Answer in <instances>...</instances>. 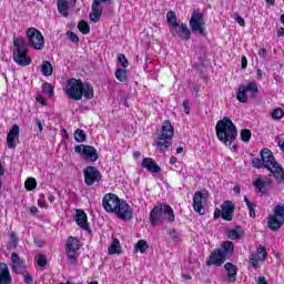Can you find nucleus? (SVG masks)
Returning <instances> with one entry per match:
<instances>
[{
	"instance_id": "1",
	"label": "nucleus",
	"mask_w": 284,
	"mask_h": 284,
	"mask_svg": "<svg viewBox=\"0 0 284 284\" xmlns=\"http://www.w3.org/2000/svg\"><path fill=\"white\" fill-rule=\"evenodd\" d=\"M252 166L256 170H261L265 168L268 172L273 173L274 179L280 183L284 181V169L278 165L276 159H274V153L270 149H262L260 152V159L253 158L252 159Z\"/></svg>"
},
{
	"instance_id": "2",
	"label": "nucleus",
	"mask_w": 284,
	"mask_h": 284,
	"mask_svg": "<svg viewBox=\"0 0 284 284\" xmlns=\"http://www.w3.org/2000/svg\"><path fill=\"white\" fill-rule=\"evenodd\" d=\"M102 206L105 212L116 214L121 221H132V207L124 200L119 199L114 193H108L103 196Z\"/></svg>"
},
{
	"instance_id": "3",
	"label": "nucleus",
	"mask_w": 284,
	"mask_h": 284,
	"mask_svg": "<svg viewBox=\"0 0 284 284\" xmlns=\"http://www.w3.org/2000/svg\"><path fill=\"white\" fill-rule=\"evenodd\" d=\"M215 132L219 141H222L224 145H232L236 140L239 131H236V125L227 116L217 121L215 125Z\"/></svg>"
},
{
	"instance_id": "4",
	"label": "nucleus",
	"mask_w": 284,
	"mask_h": 284,
	"mask_svg": "<svg viewBox=\"0 0 284 284\" xmlns=\"http://www.w3.org/2000/svg\"><path fill=\"white\" fill-rule=\"evenodd\" d=\"M234 256V242L225 241L220 248H216L206 261V265H216L221 267L225 261H230Z\"/></svg>"
},
{
	"instance_id": "5",
	"label": "nucleus",
	"mask_w": 284,
	"mask_h": 284,
	"mask_svg": "<svg viewBox=\"0 0 284 284\" xmlns=\"http://www.w3.org/2000/svg\"><path fill=\"white\" fill-rule=\"evenodd\" d=\"M13 61L20 68H26L32 63V58L28 55V42L23 37L13 38Z\"/></svg>"
},
{
	"instance_id": "6",
	"label": "nucleus",
	"mask_w": 284,
	"mask_h": 284,
	"mask_svg": "<svg viewBox=\"0 0 284 284\" xmlns=\"http://www.w3.org/2000/svg\"><path fill=\"white\" fill-rule=\"evenodd\" d=\"M172 139H174V126L170 120H165L155 141L156 149L160 152H168L172 146Z\"/></svg>"
},
{
	"instance_id": "7",
	"label": "nucleus",
	"mask_w": 284,
	"mask_h": 284,
	"mask_svg": "<svg viewBox=\"0 0 284 284\" xmlns=\"http://www.w3.org/2000/svg\"><path fill=\"white\" fill-rule=\"evenodd\" d=\"M174 223V210L168 204H160L152 209L150 213L151 225H161L163 221Z\"/></svg>"
},
{
	"instance_id": "8",
	"label": "nucleus",
	"mask_w": 284,
	"mask_h": 284,
	"mask_svg": "<svg viewBox=\"0 0 284 284\" xmlns=\"http://www.w3.org/2000/svg\"><path fill=\"white\" fill-rule=\"evenodd\" d=\"M63 91L69 99L81 101L83 99V81L71 78L67 80Z\"/></svg>"
},
{
	"instance_id": "9",
	"label": "nucleus",
	"mask_w": 284,
	"mask_h": 284,
	"mask_svg": "<svg viewBox=\"0 0 284 284\" xmlns=\"http://www.w3.org/2000/svg\"><path fill=\"white\" fill-rule=\"evenodd\" d=\"M191 31L193 34H200L201 37H207L205 32V19L203 13L199 10H194L189 21Z\"/></svg>"
},
{
	"instance_id": "10",
	"label": "nucleus",
	"mask_w": 284,
	"mask_h": 284,
	"mask_svg": "<svg viewBox=\"0 0 284 284\" xmlns=\"http://www.w3.org/2000/svg\"><path fill=\"white\" fill-rule=\"evenodd\" d=\"M27 39H29V43H27V45L34 48V50H43L45 39L39 29L29 28L27 30Z\"/></svg>"
},
{
	"instance_id": "11",
	"label": "nucleus",
	"mask_w": 284,
	"mask_h": 284,
	"mask_svg": "<svg viewBox=\"0 0 284 284\" xmlns=\"http://www.w3.org/2000/svg\"><path fill=\"white\" fill-rule=\"evenodd\" d=\"M247 92H251V99H256L258 84L256 82H248L247 85H240L236 93V99L240 103H247Z\"/></svg>"
},
{
	"instance_id": "12",
	"label": "nucleus",
	"mask_w": 284,
	"mask_h": 284,
	"mask_svg": "<svg viewBox=\"0 0 284 284\" xmlns=\"http://www.w3.org/2000/svg\"><path fill=\"white\" fill-rule=\"evenodd\" d=\"M74 153L82 154L85 161H90V163L99 161V152H97V149L92 145L78 144L74 146Z\"/></svg>"
},
{
	"instance_id": "13",
	"label": "nucleus",
	"mask_w": 284,
	"mask_h": 284,
	"mask_svg": "<svg viewBox=\"0 0 284 284\" xmlns=\"http://www.w3.org/2000/svg\"><path fill=\"white\" fill-rule=\"evenodd\" d=\"M83 174L85 185H97L101 183V180L103 179L101 171H99V169L95 166H87L83 170Z\"/></svg>"
},
{
	"instance_id": "14",
	"label": "nucleus",
	"mask_w": 284,
	"mask_h": 284,
	"mask_svg": "<svg viewBox=\"0 0 284 284\" xmlns=\"http://www.w3.org/2000/svg\"><path fill=\"white\" fill-rule=\"evenodd\" d=\"M101 3H112V0H93L91 12L89 14V19L92 23H99L101 14H103Z\"/></svg>"
},
{
	"instance_id": "15",
	"label": "nucleus",
	"mask_w": 284,
	"mask_h": 284,
	"mask_svg": "<svg viewBox=\"0 0 284 284\" xmlns=\"http://www.w3.org/2000/svg\"><path fill=\"white\" fill-rule=\"evenodd\" d=\"M221 217L223 219V221H232V219H234V203H232V201L226 200L222 203L221 205Z\"/></svg>"
},
{
	"instance_id": "16",
	"label": "nucleus",
	"mask_w": 284,
	"mask_h": 284,
	"mask_svg": "<svg viewBox=\"0 0 284 284\" xmlns=\"http://www.w3.org/2000/svg\"><path fill=\"white\" fill-rule=\"evenodd\" d=\"M77 6V0H58V11L62 17L70 14V8Z\"/></svg>"
},
{
	"instance_id": "17",
	"label": "nucleus",
	"mask_w": 284,
	"mask_h": 284,
	"mask_svg": "<svg viewBox=\"0 0 284 284\" xmlns=\"http://www.w3.org/2000/svg\"><path fill=\"white\" fill-rule=\"evenodd\" d=\"M173 37H180V39H184L185 41L190 40L192 31L187 28V24H178V27H173L172 31Z\"/></svg>"
},
{
	"instance_id": "18",
	"label": "nucleus",
	"mask_w": 284,
	"mask_h": 284,
	"mask_svg": "<svg viewBox=\"0 0 284 284\" xmlns=\"http://www.w3.org/2000/svg\"><path fill=\"white\" fill-rule=\"evenodd\" d=\"M75 223L79 225V227H81V230L90 232V224H88V215L85 214V211H75Z\"/></svg>"
},
{
	"instance_id": "19",
	"label": "nucleus",
	"mask_w": 284,
	"mask_h": 284,
	"mask_svg": "<svg viewBox=\"0 0 284 284\" xmlns=\"http://www.w3.org/2000/svg\"><path fill=\"white\" fill-rule=\"evenodd\" d=\"M17 139H19V125L14 124L7 135V145L9 150H14V148H17V143H14Z\"/></svg>"
},
{
	"instance_id": "20",
	"label": "nucleus",
	"mask_w": 284,
	"mask_h": 284,
	"mask_svg": "<svg viewBox=\"0 0 284 284\" xmlns=\"http://www.w3.org/2000/svg\"><path fill=\"white\" fill-rule=\"evenodd\" d=\"M193 210L197 214H205V207L203 206V193L201 191L195 192L193 196Z\"/></svg>"
},
{
	"instance_id": "21",
	"label": "nucleus",
	"mask_w": 284,
	"mask_h": 284,
	"mask_svg": "<svg viewBox=\"0 0 284 284\" xmlns=\"http://www.w3.org/2000/svg\"><path fill=\"white\" fill-rule=\"evenodd\" d=\"M0 284H12L10 268H8V264L3 262L0 263Z\"/></svg>"
},
{
	"instance_id": "22",
	"label": "nucleus",
	"mask_w": 284,
	"mask_h": 284,
	"mask_svg": "<svg viewBox=\"0 0 284 284\" xmlns=\"http://www.w3.org/2000/svg\"><path fill=\"white\" fill-rule=\"evenodd\" d=\"M283 224H284V220H282L281 217H276L274 215H270L267 217V227L272 232H278V230L283 227Z\"/></svg>"
},
{
	"instance_id": "23",
	"label": "nucleus",
	"mask_w": 284,
	"mask_h": 284,
	"mask_svg": "<svg viewBox=\"0 0 284 284\" xmlns=\"http://www.w3.org/2000/svg\"><path fill=\"white\" fill-rule=\"evenodd\" d=\"M142 168L148 170V172H152V174H159L161 172V166L156 165V162L151 158H144L142 160Z\"/></svg>"
},
{
	"instance_id": "24",
	"label": "nucleus",
	"mask_w": 284,
	"mask_h": 284,
	"mask_svg": "<svg viewBox=\"0 0 284 284\" xmlns=\"http://www.w3.org/2000/svg\"><path fill=\"white\" fill-rule=\"evenodd\" d=\"M225 234L227 239H231V241H236L245 236V231H243V227L237 225L233 229L226 230Z\"/></svg>"
},
{
	"instance_id": "25",
	"label": "nucleus",
	"mask_w": 284,
	"mask_h": 284,
	"mask_svg": "<svg viewBox=\"0 0 284 284\" xmlns=\"http://www.w3.org/2000/svg\"><path fill=\"white\" fill-rule=\"evenodd\" d=\"M65 250L67 252H79L81 250V242L74 236H69Z\"/></svg>"
},
{
	"instance_id": "26",
	"label": "nucleus",
	"mask_w": 284,
	"mask_h": 284,
	"mask_svg": "<svg viewBox=\"0 0 284 284\" xmlns=\"http://www.w3.org/2000/svg\"><path fill=\"white\" fill-rule=\"evenodd\" d=\"M224 267H225V270L229 274V281L231 283H234V281H236V272H237L236 265H234L233 263L227 262L224 265Z\"/></svg>"
},
{
	"instance_id": "27",
	"label": "nucleus",
	"mask_w": 284,
	"mask_h": 284,
	"mask_svg": "<svg viewBox=\"0 0 284 284\" xmlns=\"http://www.w3.org/2000/svg\"><path fill=\"white\" fill-rule=\"evenodd\" d=\"M82 97L88 100L94 99V88H92V85H90L89 83H83Z\"/></svg>"
},
{
	"instance_id": "28",
	"label": "nucleus",
	"mask_w": 284,
	"mask_h": 284,
	"mask_svg": "<svg viewBox=\"0 0 284 284\" xmlns=\"http://www.w3.org/2000/svg\"><path fill=\"white\" fill-rule=\"evenodd\" d=\"M41 72L44 77H52V72H54V68L50 61H43L41 65Z\"/></svg>"
},
{
	"instance_id": "29",
	"label": "nucleus",
	"mask_w": 284,
	"mask_h": 284,
	"mask_svg": "<svg viewBox=\"0 0 284 284\" xmlns=\"http://www.w3.org/2000/svg\"><path fill=\"white\" fill-rule=\"evenodd\" d=\"M74 140L77 141V143H84V141H88V135L85 134V131L81 129L75 130Z\"/></svg>"
},
{
	"instance_id": "30",
	"label": "nucleus",
	"mask_w": 284,
	"mask_h": 284,
	"mask_svg": "<svg viewBox=\"0 0 284 284\" xmlns=\"http://www.w3.org/2000/svg\"><path fill=\"white\" fill-rule=\"evenodd\" d=\"M109 254H121V243L114 239L109 247Z\"/></svg>"
},
{
	"instance_id": "31",
	"label": "nucleus",
	"mask_w": 284,
	"mask_h": 284,
	"mask_svg": "<svg viewBox=\"0 0 284 284\" xmlns=\"http://www.w3.org/2000/svg\"><path fill=\"white\" fill-rule=\"evenodd\" d=\"M42 92L43 94H47L49 99H52V97H54V87H52L50 82H44L42 85Z\"/></svg>"
},
{
	"instance_id": "32",
	"label": "nucleus",
	"mask_w": 284,
	"mask_h": 284,
	"mask_svg": "<svg viewBox=\"0 0 284 284\" xmlns=\"http://www.w3.org/2000/svg\"><path fill=\"white\" fill-rule=\"evenodd\" d=\"M272 216L282 219V221H284V205L283 204L275 205Z\"/></svg>"
},
{
	"instance_id": "33",
	"label": "nucleus",
	"mask_w": 284,
	"mask_h": 284,
	"mask_svg": "<svg viewBox=\"0 0 284 284\" xmlns=\"http://www.w3.org/2000/svg\"><path fill=\"white\" fill-rule=\"evenodd\" d=\"M166 19L172 28H176L179 26L176 13L174 11H169L166 13Z\"/></svg>"
},
{
	"instance_id": "34",
	"label": "nucleus",
	"mask_w": 284,
	"mask_h": 284,
	"mask_svg": "<svg viewBox=\"0 0 284 284\" xmlns=\"http://www.w3.org/2000/svg\"><path fill=\"white\" fill-rule=\"evenodd\" d=\"M115 79L120 81L121 83H125L128 81V72L122 69L115 70Z\"/></svg>"
},
{
	"instance_id": "35",
	"label": "nucleus",
	"mask_w": 284,
	"mask_h": 284,
	"mask_svg": "<svg viewBox=\"0 0 284 284\" xmlns=\"http://www.w3.org/2000/svg\"><path fill=\"white\" fill-rule=\"evenodd\" d=\"M148 247L150 246L148 245V242L145 240H140L135 244L136 252H141V254H145V252H148Z\"/></svg>"
},
{
	"instance_id": "36",
	"label": "nucleus",
	"mask_w": 284,
	"mask_h": 284,
	"mask_svg": "<svg viewBox=\"0 0 284 284\" xmlns=\"http://www.w3.org/2000/svg\"><path fill=\"white\" fill-rule=\"evenodd\" d=\"M265 185H267V182L263 181L261 178H257L254 182V186L258 192H262V194L265 193Z\"/></svg>"
},
{
	"instance_id": "37",
	"label": "nucleus",
	"mask_w": 284,
	"mask_h": 284,
	"mask_svg": "<svg viewBox=\"0 0 284 284\" xmlns=\"http://www.w3.org/2000/svg\"><path fill=\"white\" fill-rule=\"evenodd\" d=\"M78 30H80L82 34H90V24L82 20L78 23Z\"/></svg>"
},
{
	"instance_id": "38",
	"label": "nucleus",
	"mask_w": 284,
	"mask_h": 284,
	"mask_svg": "<svg viewBox=\"0 0 284 284\" xmlns=\"http://www.w3.org/2000/svg\"><path fill=\"white\" fill-rule=\"evenodd\" d=\"M240 136L244 143H250V139H252V131L243 129L240 133Z\"/></svg>"
},
{
	"instance_id": "39",
	"label": "nucleus",
	"mask_w": 284,
	"mask_h": 284,
	"mask_svg": "<svg viewBox=\"0 0 284 284\" xmlns=\"http://www.w3.org/2000/svg\"><path fill=\"white\" fill-rule=\"evenodd\" d=\"M24 187L28 191L34 190L37 187V180L34 178L27 179V181L24 182Z\"/></svg>"
},
{
	"instance_id": "40",
	"label": "nucleus",
	"mask_w": 284,
	"mask_h": 284,
	"mask_svg": "<svg viewBox=\"0 0 284 284\" xmlns=\"http://www.w3.org/2000/svg\"><path fill=\"white\" fill-rule=\"evenodd\" d=\"M36 261L39 267H45V265H48V257L45 256V254H39L38 256H36Z\"/></svg>"
},
{
	"instance_id": "41",
	"label": "nucleus",
	"mask_w": 284,
	"mask_h": 284,
	"mask_svg": "<svg viewBox=\"0 0 284 284\" xmlns=\"http://www.w3.org/2000/svg\"><path fill=\"white\" fill-rule=\"evenodd\" d=\"M67 256L71 265H77V263H79V261L77 260V252L67 251Z\"/></svg>"
},
{
	"instance_id": "42",
	"label": "nucleus",
	"mask_w": 284,
	"mask_h": 284,
	"mask_svg": "<svg viewBox=\"0 0 284 284\" xmlns=\"http://www.w3.org/2000/svg\"><path fill=\"white\" fill-rule=\"evenodd\" d=\"M256 256H258L260 261H265L267 258V250L264 246L258 247Z\"/></svg>"
},
{
	"instance_id": "43",
	"label": "nucleus",
	"mask_w": 284,
	"mask_h": 284,
	"mask_svg": "<svg viewBox=\"0 0 284 284\" xmlns=\"http://www.w3.org/2000/svg\"><path fill=\"white\" fill-rule=\"evenodd\" d=\"M118 61H120L122 68H128L130 65V62L128 61V58L123 53H120L118 55Z\"/></svg>"
},
{
	"instance_id": "44",
	"label": "nucleus",
	"mask_w": 284,
	"mask_h": 284,
	"mask_svg": "<svg viewBox=\"0 0 284 284\" xmlns=\"http://www.w3.org/2000/svg\"><path fill=\"white\" fill-rule=\"evenodd\" d=\"M283 109H274L272 113V119H275L276 121L283 119Z\"/></svg>"
},
{
	"instance_id": "45",
	"label": "nucleus",
	"mask_w": 284,
	"mask_h": 284,
	"mask_svg": "<svg viewBox=\"0 0 284 284\" xmlns=\"http://www.w3.org/2000/svg\"><path fill=\"white\" fill-rule=\"evenodd\" d=\"M67 37L72 41V43H79V36H77V33L68 31Z\"/></svg>"
},
{
	"instance_id": "46",
	"label": "nucleus",
	"mask_w": 284,
	"mask_h": 284,
	"mask_svg": "<svg viewBox=\"0 0 284 284\" xmlns=\"http://www.w3.org/2000/svg\"><path fill=\"white\" fill-rule=\"evenodd\" d=\"M250 263L253 265V267L256 270L258 267V258L256 256V253H252L250 257Z\"/></svg>"
},
{
	"instance_id": "47",
	"label": "nucleus",
	"mask_w": 284,
	"mask_h": 284,
	"mask_svg": "<svg viewBox=\"0 0 284 284\" xmlns=\"http://www.w3.org/2000/svg\"><path fill=\"white\" fill-rule=\"evenodd\" d=\"M11 261L16 266L21 265V257H19V254L17 253L11 254Z\"/></svg>"
},
{
	"instance_id": "48",
	"label": "nucleus",
	"mask_w": 284,
	"mask_h": 284,
	"mask_svg": "<svg viewBox=\"0 0 284 284\" xmlns=\"http://www.w3.org/2000/svg\"><path fill=\"white\" fill-rule=\"evenodd\" d=\"M12 270L13 272H16V274H24L23 273V264H18V265H12Z\"/></svg>"
},
{
	"instance_id": "49",
	"label": "nucleus",
	"mask_w": 284,
	"mask_h": 284,
	"mask_svg": "<svg viewBox=\"0 0 284 284\" xmlns=\"http://www.w3.org/2000/svg\"><path fill=\"white\" fill-rule=\"evenodd\" d=\"M23 276H24V282H26L27 284H32V283H34V280L32 278V276H30V273L24 272Z\"/></svg>"
},
{
	"instance_id": "50",
	"label": "nucleus",
	"mask_w": 284,
	"mask_h": 284,
	"mask_svg": "<svg viewBox=\"0 0 284 284\" xmlns=\"http://www.w3.org/2000/svg\"><path fill=\"white\" fill-rule=\"evenodd\" d=\"M248 207V214L251 219H256V210H254V204H251Z\"/></svg>"
},
{
	"instance_id": "51",
	"label": "nucleus",
	"mask_w": 284,
	"mask_h": 284,
	"mask_svg": "<svg viewBox=\"0 0 284 284\" xmlns=\"http://www.w3.org/2000/svg\"><path fill=\"white\" fill-rule=\"evenodd\" d=\"M235 21L239 23V26H241L242 28H245V20L243 19V17L236 14Z\"/></svg>"
},
{
	"instance_id": "52",
	"label": "nucleus",
	"mask_w": 284,
	"mask_h": 284,
	"mask_svg": "<svg viewBox=\"0 0 284 284\" xmlns=\"http://www.w3.org/2000/svg\"><path fill=\"white\" fill-rule=\"evenodd\" d=\"M185 114H190V101L184 100L182 103Z\"/></svg>"
},
{
	"instance_id": "53",
	"label": "nucleus",
	"mask_w": 284,
	"mask_h": 284,
	"mask_svg": "<svg viewBox=\"0 0 284 284\" xmlns=\"http://www.w3.org/2000/svg\"><path fill=\"white\" fill-rule=\"evenodd\" d=\"M36 100L38 101V103H41V105H48V102L41 95H38Z\"/></svg>"
},
{
	"instance_id": "54",
	"label": "nucleus",
	"mask_w": 284,
	"mask_h": 284,
	"mask_svg": "<svg viewBox=\"0 0 284 284\" xmlns=\"http://www.w3.org/2000/svg\"><path fill=\"white\" fill-rule=\"evenodd\" d=\"M170 234L172 240L176 243V241H179V236H176V230H172Z\"/></svg>"
},
{
	"instance_id": "55",
	"label": "nucleus",
	"mask_w": 284,
	"mask_h": 284,
	"mask_svg": "<svg viewBox=\"0 0 284 284\" xmlns=\"http://www.w3.org/2000/svg\"><path fill=\"white\" fill-rule=\"evenodd\" d=\"M257 284H267V280H265V276H260L256 281Z\"/></svg>"
},
{
	"instance_id": "56",
	"label": "nucleus",
	"mask_w": 284,
	"mask_h": 284,
	"mask_svg": "<svg viewBox=\"0 0 284 284\" xmlns=\"http://www.w3.org/2000/svg\"><path fill=\"white\" fill-rule=\"evenodd\" d=\"M247 68V58L242 57V70H245Z\"/></svg>"
},
{
	"instance_id": "57",
	"label": "nucleus",
	"mask_w": 284,
	"mask_h": 284,
	"mask_svg": "<svg viewBox=\"0 0 284 284\" xmlns=\"http://www.w3.org/2000/svg\"><path fill=\"white\" fill-rule=\"evenodd\" d=\"M36 123H37V125L39 128V131L43 132V123H41V121L39 119H36Z\"/></svg>"
},
{
	"instance_id": "58",
	"label": "nucleus",
	"mask_w": 284,
	"mask_h": 284,
	"mask_svg": "<svg viewBox=\"0 0 284 284\" xmlns=\"http://www.w3.org/2000/svg\"><path fill=\"white\" fill-rule=\"evenodd\" d=\"M260 57H263V58L267 57V50L265 48L260 50Z\"/></svg>"
},
{
	"instance_id": "59",
	"label": "nucleus",
	"mask_w": 284,
	"mask_h": 284,
	"mask_svg": "<svg viewBox=\"0 0 284 284\" xmlns=\"http://www.w3.org/2000/svg\"><path fill=\"white\" fill-rule=\"evenodd\" d=\"M221 214H222V211L219 210V209H215V211H214V219H219V216H221Z\"/></svg>"
},
{
	"instance_id": "60",
	"label": "nucleus",
	"mask_w": 284,
	"mask_h": 284,
	"mask_svg": "<svg viewBox=\"0 0 284 284\" xmlns=\"http://www.w3.org/2000/svg\"><path fill=\"white\" fill-rule=\"evenodd\" d=\"M233 191H234L235 194H241V186L235 185V186L233 187Z\"/></svg>"
},
{
	"instance_id": "61",
	"label": "nucleus",
	"mask_w": 284,
	"mask_h": 284,
	"mask_svg": "<svg viewBox=\"0 0 284 284\" xmlns=\"http://www.w3.org/2000/svg\"><path fill=\"white\" fill-rule=\"evenodd\" d=\"M30 212L31 214H39V209H37V206H32Z\"/></svg>"
},
{
	"instance_id": "62",
	"label": "nucleus",
	"mask_w": 284,
	"mask_h": 284,
	"mask_svg": "<svg viewBox=\"0 0 284 284\" xmlns=\"http://www.w3.org/2000/svg\"><path fill=\"white\" fill-rule=\"evenodd\" d=\"M277 37H284V28L277 30Z\"/></svg>"
},
{
	"instance_id": "63",
	"label": "nucleus",
	"mask_w": 284,
	"mask_h": 284,
	"mask_svg": "<svg viewBox=\"0 0 284 284\" xmlns=\"http://www.w3.org/2000/svg\"><path fill=\"white\" fill-rule=\"evenodd\" d=\"M256 74L258 79H263V71L261 69L256 70Z\"/></svg>"
},
{
	"instance_id": "64",
	"label": "nucleus",
	"mask_w": 284,
	"mask_h": 284,
	"mask_svg": "<svg viewBox=\"0 0 284 284\" xmlns=\"http://www.w3.org/2000/svg\"><path fill=\"white\" fill-rule=\"evenodd\" d=\"M11 243H12L13 247H17V245L19 243V237H16V240H11Z\"/></svg>"
}]
</instances>
